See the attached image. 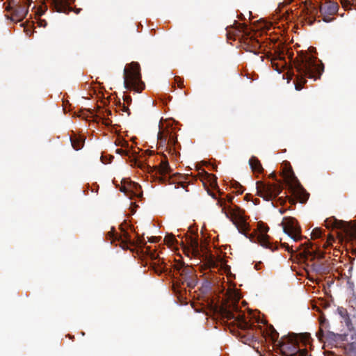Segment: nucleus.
<instances>
[{"instance_id":"1","label":"nucleus","mask_w":356,"mask_h":356,"mask_svg":"<svg viewBox=\"0 0 356 356\" xmlns=\"http://www.w3.org/2000/svg\"><path fill=\"white\" fill-rule=\"evenodd\" d=\"M296 74L295 88L300 90L307 82L306 78L319 79L324 70V65L317 58L309 55L307 51H300L293 61Z\"/></svg>"},{"instance_id":"2","label":"nucleus","mask_w":356,"mask_h":356,"mask_svg":"<svg viewBox=\"0 0 356 356\" xmlns=\"http://www.w3.org/2000/svg\"><path fill=\"white\" fill-rule=\"evenodd\" d=\"M325 226L327 228L339 230L337 232L339 239L346 241L353 249L354 254H356V222L344 221L337 220L334 217H330L325 220Z\"/></svg>"},{"instance_id":"3","label":"nucleus","mask_w":356,"mask_h":356,"mask_svg":"<svg viewBox=\"0 0 356 356\" xmlns=\"http://www.w3.org/2000/svg\"><path fill=\"white\" fill-rule=\"evenodd\" d=\"M124 85L128 90L141 92L145 84L141 80L140 67L138 63L132 62L124 69Z\"/></svg>"},{"instance_id":"4","label":"nucleus","mask_w":356,"mask_h":356,"mask_svg":"<svg viewBox=\"0 0 356 356\" xmlns=\"http://www.w3.org/2000/svg\"><path fill=\"white\" fill-rule=\"evenodd\" d=\"M220 312L222 318L227 321L232 320L239 329L246 330L250 328V325L246 321L245 315L242 314L236 302L223 305L220 309Z\"/></svg>"},{"instance_id":"5","label":"nucleus","mask_w":356,"mask_h":356,"mask_svg":"<svg viewBox=\"0 0 356 356\" xmlns=\"http://www.w3.org/2000/svg\"><path fill=\"white\" fill-rule=\"evenodd\" d=\"M234 25L236 26V27H232L234 29V35L240 37L242 34L243 49L247 51L258 54L261 48V43L254 35L248 33V26L245 24H240L236 21H234Z\"/></svg>"},{"instance_id":"6","label":"nucleus","mask_w":356,"mask_h":356,"mask_svg":"<svg viewBox=\"0 0 356 356\" xmlns=\"http://www.w3.org/2000/svg\"><path fill=\"white\" fill-rule=\"evenodd\" d=\"M178 144L177 136L172 128L161 127L157 135L158 149H164L169 154L176 152V145Z\"/></svg>"},{"instance_id":"7","label":"nucleus","mask_w":356,"mask_h":356,"mask_svg":"<svg viewBox=\"0 0 356 356\" xmlns=\"http://www.w3.org/2000/svg\"><path fill=\"white\" fill-rule=\"evenodd\" d=\"M225 213L226 216L230 218L235 225L239 232L250 238L251 234H249L248 232L250 230V225L246 221L244 211L238 207L234 209L229 207V210L227 211H225Z\"/></svg>"},{"instance_id":"8","label":"nucleus","mask_w":356,"mask_h":356,"mask_svg":"<svg viewBox=\"0 0 356 356\" xmlns=\"http://www.w3.org/2000/svg\"><path fill=\"white\" fill-rule=\"evenodd\" d=\"M257 195L266 201L276 198L282 191L280 183H266L261 181L256 182Z\"/></svg>"},{"instance_id":"9","label":"nucleus","mask_w":356,"mask_h":356,"mask_svg":"<svg viewBox=\"0 0 356 356\" xmlns=\"http://www.w3.org/2000/svg\"><path fill=\"white\" fill-rule=\"evenodd\" d=\"M277 346L283 356H295L299 352L298 341L295 334L282 337Z\"/></svg>"},{"instance_id":"10","label":"nucleus","mask_w":356,"mask_h":356,"mask_svg":"<svg viewBox=\"0 0 356 356\" xmlns=\"http://www.w3.org/2000/svg\"><path fill=\"white\" fill-rule=\"evenodd\" d=\"M31 2V1H25L24 3L13 1V4H9L6 8V10L10 13V16L6 15V17L15 22L22 21L28 13V4Z\"/></svg>"},{"instance_id":"11","label":"nucleus","mask_w":356,"mask_h":356,"mask_svg":"<svg viewBox=\"0 0 356 356\" xmlns=\"http://www.w3.org/2000/svg\"><path fill=\"white\" fill-rule=\"evenodd\" d=\"M284 233L288 234L294 241H300L302 238L301 235V227L293 217H284L281 222Z\"/></svg>"},{"instance_id":"12","label":"nucleus","mask_w":356,"mask_h":356,"mask_svg":"<svg viewBox=\"0 0 356 356\" xmlns=\"http://www.w3.org/2000/svg\"><path fill=\"white\" fill-rule=\"evenodd\" d=\"M176 269L181 277V284L183 285L186 284V286L191 289L195 288L197 283V279L193 268L180 264L176 266Z\"/></svg>"},{"instance_id":"13","label":"nucleus","mask_w":356,"mask_h":356,"mask_svg":"<svg viewBox=\"0 0 356 356\" xmlns=\"http://www.w3.org/2000/svg\"><path fill=\"white\" fill-rule=\"evenodd\" d=\"M257 230L259 233L255 232L254 234H251L250 239L252 241L257 242L264 248H270L273 250L272 248L273 245L270 243L269 236L267 234L269 230L268 226L263 222H259L257 223Z\"/></svg>"},{"instance_id":"14","label":"nucleus","mask_w":356,"mask_h":356,"mask_svg":"<svg viewBox=\"0 0 356 356\" xmlns=\"http://www.w3.org/2000/svg\"><path fill=\"white\" fill-rule=\"evenodd\" d=\"M339 10V5L337 2L328 1L321 6L319 12L325 22H330L334 20L332 17Z\"/></svg>"},{"instance_id":"15","label":"nucleus","mask_w":356,"mask_h":356,"mask_svg":"<svg viewBox=\"0 0 356 356\" xmlns=\"http://www.w3.org/2000/svg\"><path fill=\"white\" fill-rule=\"evenodd\" d=\"M107 238L111 240V243L115 241L120 242V246L123 249H127L129 245H135V243L131 241L129 234L127 232H124L122 235L115 232L113 229L112 231L108 232Z\"/></svg>"},{"instance_id":"16","label":"nucleus","mask_w":356,"mask_h":356,"mask_svg":"<svg viewBox=\"0 0 356 356\" xmlns=\"http://www.w3.org/2000/svg\"><path fill=\"white\" fill-rule=\"evenodd\" d=\"M300 246H304V249L300 254L306 259H310L311 261H313L315 259L319 260L324 258V252H321L320 250H311L312 248L313 243L310 241L301 244Z\"/></svg>"},{"instance_id":"17","label":"nucleus","mask_w":356,"mask_h":356,"mask_svg":"<svg viewBox=\"0 0 356 356\" xmlns=\"http://www.w3.org/2000/svg\"><path fill=\"white\" fill-rule=\"evenodd\" d=\"M52 12L68 13L71 11L70 4L74 0H49Z\"/></svg>"},{"instance_id":"18","label":"nucleus","mask_w":356,"mask_h":356,"mask_svg":"<svg viewBox=\"0 0 356 356\" xmlns=\"http://www.w3.org/2000/svg\"><path fill=\"white\" fill-rule=\"evenodd\" d=\"M289 189L301 203L306 202L309 197V194L302 187L299 181L289 186Z\"/></svg>"},{"instance_id":"19","label":"nucleus","mask_w":356,"mask_h":356,"mask_svg":"<svg viewBox=\"0 0 356 356\" xmlns=\"http://www.w3.org/2000/svg\"><path fill=\"white\" fill-rule=\"evenodd\" d=\"M282 176L288 187L299 181L296 177L290 163L288 161H285L284 163V168L282 172Z\"/></svg>"},{"instance_id":"20","label":"nucleus","mask_w":356,"mask_h":356,"mask_svg":"<svg viewBox=\"0 0 356 356\" xmlns=\"http://www.w3.org/2000/svg\"><path fill=\"white\" fill-rule=\"evenodd\" d=\"M304 12L305 15V20L309 25H312L316 21V17L318 15V10L317 8L312 5H309L306 7Z\"/></svg>"},{"instance_id":"21","label":"nucleus","mask_w":356,"mask_h":356,"mask_svg":"<svg viewBox=\"0 0 356 356\" xmlns=\"http://www.w3.org/2000/svg\"><path fill=\"white\" fill-rule=\"evenodd\" d=\"M70 139L72 147L76 150L81 149L84 145L85 138L83 136H78L74 134V136H70Z\"/></svg>"},{"instance_id":"22","label":"nucleus","mask_w":356,"mask_h":356,"mask_svg":"<svg viewBox=\"0 0 356 356\" xmlns=\"http://www.w3.org/2000/svg\"><path fill=\"white\" fill-rule=\"evenodd\" d=\"M249 164L252 170L254 172L257 173H263L264 169L262 167V165L260 161L254 156H252L249 160Z\"/></svg>"},{"instance_id":"23","label":"nucleus","mask_w":356,"mask_h":356,"mask_svg":"<svg viewBox=\"0 0 356 356\" xmlns=\"http://www.w3.org/2000/svg\"><path fill=\"white\" fill-rule=\"evenodd\" d=\"M187 243L189 245V248L191 249L193 255L198 256L200 254V246L197 238L190 236L187 238Z\"/></svg>"},{"instance_id":"24","label":"nucleus","mask_w":356,"mask_h":356,"mask_svg":"<svg viewBox=\"0 0 356 356\" xmlns=\"http://www.w3.org/2000/svg\"><path fill=\"white\" fill-rule=\"evenodd\" d=\"M164 156V160L161 161L159 166L156 168V172H158L159 175H165L166 174H168L171 169L169 165L168 161L167 160V157L165 155Z\"/></svg>"},{"instance_id":"25","label":"nucleus","mask_w":356,"mask_h":356,"mask_svg":"<svg viewBox=\"0 0 356 356\" xmlns=\"http://www.w3.org/2000/svg\"><path fill=\"white\" fill-rule=\"evenodd\" d=\"M316 336L318 337V339L321 341H323L325 338H329L332 340H336L337 337H341V335L336 334L332 332H327L325 334L323 328H319V330L316 333Z\"/></svg>"},{"instance_id":"26","label":"nucleus","mask_w":356,"mask_h":356,"mask_svg":"<svg viewBox=\"0 0 356 356\" xmlns=\"http://www.w3.org/2000/svg\"><path fill=\"white\" fill-rule=\"evenodd\" d=\"M267 335L273 343H278V341H280L278 340L279 333L271 325L268 327Z\"/></svg>"},{"instance_id":"27","label":"nucleus","mask_w":356,"mask_h":356,"mask_svg":"<svg viewBox=\"0 0 356 356\" xmlns=\"http://www.w3.org/2000/svg\"><path fill=\"white\" fill-rule=\"evenodd\" d=\"M280 60L281 63L272 62L273 67L275 70L277 71L279 73H281L283 70L286 67L287 63L285 61L284 58H281L280 56Z\"/></svg>"},{"instance_id":"28","label":"nucleus","mask_w":356,"mask_h":356,"mask_svg":"<svg viewBox=\"0 0 356 356\" xmlns=\"http://www.w3.org/2000/svg\"><path fill=\"white\" fill-rule=\"evenodd\" d=\"M164 242L169 247H173L178 243L177 240L173 234H167L164 238Z\"/></svg>"},{"instance_id":"29","label":"nucleus","mask_w":356,"mask_h":356,"mask_svg":"<svg viewBox=\"0 0 356 356\" xmlns=\"http://www.w3.org/2000/svg\"><path fill=\"white\" fill-rule=\"evenodd\" d=\"M348 350L353 356H356V342H352L348 345Z\"/></svg>"},{"instance_id":"30","label":"nucleus","mask_w":356,"mask_h":356,"mask_svg":"<svg viewBox=\"0 0 356 356\" xmlns=\"http://www.w3.org/2000/svg\"><path fill=\"white\" fill-rule=\"evenodd\" d=\"M152 267L154 271L158 274H161L164 271V266H163L161 264H156L155 262H154L152 264Z\"/></svg>"},{"instance_id":"31","label":"nucleus","mask_w":356,"mask_h":356,"mask_svg":"<svg viewBox=\"0 0 356 356\" xmlns=\"http://www.w3.org/2000/svg\"><path fill=\"white\" fill-rule=\"evenodd\" d=\"M322 235V230L320 228H315L312 232V237L313 238H320Z\"/></svg>"},{"instance_id":"32","label":"nucleus","mask_w":356,"mask_h":356,"mask_svg":"<svg viewBox=\"0 0 356 356\" xmlns=\"http://www.w3.org/2000/svg\"><path fill=\"white\" fill-rule=\"evenodd\" d=\"M319 323L320 328H323V330H325L327 328L328 322L325 318L321 316L319 319Z\"/></svg>"},{"instance_id":"33","label":"nucleus","mask_w":356,"mask_h":356,"mask_svg":"<svg viewBox=\"0 0 356 356\" xmlns=\"http://www.w3.org/2000/svg\"><path fill=\"white\" fill-rule=\"evenodd\" d=\"M340 2H341L342 7L345 10L349 9L351 6L350 1L348 0H340Z\"/></svg>"},{"instance_id":"34","label":"nucleus","mask_w":356,"mask_h":356,"mask_svg":"<svg viewBox=\"0 0 356 356\" xmlns=\"http://www.w3.org/2000/svg\"><path fill=\"white\" fill-rule=\"evenodd\" d=\"M338 312L339 314V315L342 317V318H346V317H348V312H347V310L344 308H339L338 309Z\"/></svg>"},{"instance_id":"35","label":"nucleus","mask_w":356,"mask_h":356,"mask_svg":"<svg viewBox=\"0 0 356 356\" xmlns=\"http://www.w3.org/2000/svg\"><path fill=\"white\" fill-rule=\"evenodd\" d=\"M113 158L114 157L113 156H111L109 157V159L107 161V160L105 159L106 156H104V155H102L101 156V161H102V163H106H106H111V161L113 159Z\"/></svg>"},{"instance_id":"36","label":"nucleus","mask_w":356,"mask_h":356,"mask_svg":"<svg viewBox=\"0 0 356 356\" xmlns=\"http://www.w3.org/2000/svg\"><path fill=\"white\" fill-rule=\"evenodd\" d=\"M218 204L222 207V210L224 211L226 209V207H225V200L222 198H220L218 200Z\"/></svg>"},{"instance_id":"37","label":"nucleus","mask_w":356,"mask_h":356,"mask_svg":"<svg viewBox=\"0 0 356 356\" xmlns=\"http://www.w3.org/2000/svg\"><path fill=\"white\" fill-rule=\"evenodd\" d=\"M115 152L117 154H119L120 155H126V156H129V151L127 150H124L122 149H117L115 150Z\"/></svg>"},{"instance_id":"38","label":"nucleus","mask_w":356,"mask_h":356,"mask_svg":"<svg viewBox=\"0 0 356 356\" xmlns=\"http://www.w3.org/2000/svg\"><path fill=\"white\" fill-rule=\"evenodd\" d=\"M307 350H300L299 348V352L297 353L296 356H307Z\"/></svg>"},{"instance_id":"39","label":"nucleus","mask_w":356,"mask_h":356,"mask_svg":"<svg viewBox=\"0 0 356 356\" xmlns=\"http://www.w3.org/2000/svg\"><path fill=\"white\" fill-rule=\"evenodd\" d=\"M334 241V238L332 236H330L329 238L327 240L325 243L323 245V247L326 248L327 246L332 244V241Z\"/></svg>"},{"instance_id":"40","label":"nucleus","mask_w":356,"mask_h":356,"mask_svg":"<svg viewBox=\"0 0 356 356\" xmlns=\"http://www.w3.org/2000/svg\"><path fill=\"white\" fill-rule=\"evenodd\" d=\"M175 80L177 82L179 88H184V80L183 79H181L180 78L178 77V78H176Z\"/></svg>"},{"instance_id":"41","label":"nucleus","mask_w":356,"mask_h":356,"mask_svg":"<svg viewBox=\"0 0 356 356\" xmlns=\"http://www.w3.org/2000/svg\"><path fill=\"white\" fill-rule=\"evenodd\" d=\"M120 106L121 107V110H122L123 112H127V113H128V115H130V112H129V110L128 106H125L124 103L122 104V106H121V103H120Z\"/></svg>"},{"instance_id":"42","label":"nucleus","mask_w":356,"mask_h":356,"mask_svg":"<svg viewBox=\"0 0 356 356\" xmlns=\"http://www.w3.org/2000/svg\"><path fill=\"white\" fill-rule=\"evenodd\" d=\"M146 248H147V251L148 252H149V254H150L151 259H156V255H155V254H154V253L151 252V248H150V247H147Z\"/></svg>"},{"instance_id":"43","label":"nucleus","mask_w":356,"mask_h":356,"mask_svg":"<svg viewBox=\"0 0 356 356\" xmlns=\"http://www.w3.org/2000/svg\"><path fill=\"white\" fill-rule=\"evenodd\" d=\"M124 102L127 104H130L131 102V97L129 95H126L124 97Z\"/></svg>"},{"instance_id":"44","label":"nucleus","mask_w":356,"mask_h":356,"mask_svg":"<svg viewBox=\"0 0 356 356\" xmlns=\"http://www.w3.org/2000/svg\"><path fill=\"white\" fill-rule=\"evenodd\" d=\"M282 246H284L288 252H293L292 246H289V244L284 243H282Z\"/></svg>"},{"instance_id":"45","label":"nucleus","mask_w":356,"mask_h":356,"mask_svg":"<svg viewBox=\"0 0 356 356\" xmlns=\"http://www.w3.org/2000/svg\"><path fill=\"white\" fill-rule=\"evenodd\" d=\"M179 286H178V284H173V290L177 293H181V291L179 289Z\"/></svg>"},{"instance_id":"46","label":"nucleus","mask_w":356,"mask_h":356,"mask_svg":"<svg viewBox=\"0 0 356 356\" xmlns=\"http://www.w3.org/2000/svg\"><path fill=\"white\" fill-rule=\"evenodd\" d=\"M252 338V335H249L248 338L245 336H243L241 341L245 343L246 341H248V340L250 341Z\"/></svg>"},{"instance_id":"47","label":"nucleus","mask_w":356,"mask_h":356,"mask_svg":"<svg viewBox=\"0 0 356 356\" xmlns=\"http://www.w3.org/2000/svg\"><path fill=\"white\" fill-rule=\"evenodd\" d=\"M104 123L105 125L108 126L112 123V122L108 118H104Z\"/></svg>"},{"instance_id":"48","label":"nucleus","mask_w":356,"mask_h":356,"mask_svg":"<svg viewBox=\"0 0 356 356\" xmlns=\"http://www.w3.org/2000/svg\"><path fill=\"white\" fill-rule=\"evenodd\" d=\"M237 184L238 185V189H237L236 193H238V194H242L243 193V190L242 188L243 187L239 184Z\"/></svg>"},{"instance_id":"49","label":"nucleus","mask_w":356,"mask_h":356,"mask_svg":"<svg viewBox=\"0 0 356 356\" xmlns=\"http://www.w3.org/2000/svg\"><path fill=\"white\" fill-rule=\"evenodd\" d=\"M151 243H157L159 241V238L156 236L152 237V238L149 240Z\"/></svg>"},{"instance_id":"50","label":"nucleus","mask_w":356,"mask_h":356,"mask_svg":"<svg viewBox=\"0 0 356 356\" xmlns=\"http://www.w3.org/2000/svg\"><path fill=\"white\" fill-rule=\"evenodd\" d=\"M227 201H228L229 202H232V200H233V198H234L232 196H230V195H227Z\"/></svg>"},{"instance_id":"51","label":"nucleus","mask_w":356,"mask_h":356,"mask_svg":"<svg viewBox=\"0 0 356 356\" xmlns=\"http://www.w3.org/2000/svg\"><path fill=\"white\" fill-rule=\"evenodd\" d=\"M270 177L272 179H273L276 180V175H275V173H274V172L271 173V174H270Z\"/></svg>"},{"instance_id":"52","label":"nucleus","mask_w":356,"mask_h":356,"mask_svg":"<svg viewBox=\"0 0 356 356\" xmlns=\"http://www.w3.org/2000/svg\"><path fill=\"white\" fill-rule=\"evenodd\" d=\"M120 191L124 192V193H127V189L126 188L125 186H122L121 188H120Z\"/></svg>"},{"instance_id":"53","label":"nucleus","mask_w":356,"mask_h":356,"mask_svg":"<svg viewBox=\"0 0 356 356\" xmlns=\"http://www.w3.org/2000/svg\"><path fill=\"white\" fill-rule=\"evenodd\" d=\"M105 113H106L107 115H111V111L110 110H106Z\"/></svg>"},{"instance_id":"54","label":"nucleus","mask_w":356,"mask_h":356,"mask_svg":"<svg viewBox=\"0 0 356 356\" xmlns=\"http://www.w3.org/2000/svg\"><path fill=\"white\" fill-rule=\"evenodd\" d=\"M350 3H351L352 6H356V0H351Z\"/></svg>"},{"instance_id":"55","label":"nucleus","mask_w":356,"mask_h":356,"mask_svg":"<svg viewBox=\"0 0 356 356\" xmlns=\"http://www.w3.org/2000/svg\"><path fill=\"white\" fill-rule=\"evenodd\" d=\"M289 58L290 59V62L293 60V54H289Z\"/></svg>"},{"instance_id":"56","label":"nucleus","mask_w":356,"mask_h":356,"mask_svg":"<svg viewBox=\"0 0 356 356\" xmlns=\"http://www.w3.org/2000/svg\"><path fill=\"white\" fill-rule=\"evenodd\" d=\"M227 36H228V38H232L230 35L231 33H230V31H227Z\"/></svg>"},{"instance_id":"57","label":"nucleus","mask_w":356,"mask_h":356,"mask_svg":"<svg viewBox=\"0 0 356 356\" xmlns=\"http://www.w3.org/2000/svg\"><path fill=\"white\" fill-rule=\"evenodd\" d=\"M211 195L213 198L216 199V195H215L214 193L211 194Z\"/></svg>"},{"instance_id":"58","label":"nucleus","mask_w":356,"mask_h":356,"mask_svg":"<svg viewBox=\"0 0 356 356\" xmlns=\"http://www.w3.org/2000/svg\"><path fill=\"white\" fill-rule=\"evenodd\" d=\"M181 187H182V188H185V187H186L185 183H182V184H181Z\"/></svg>"},{"instance_id":"59","label":"nucleus","mask_w":356,"mask_h":356,"mask_svg":"<svg viewBox=\"0 0 356 356\" xmlns=\"http://www.w3.org/2000/svg\"><path fill=\"white\" fill-rule=\"evenodd\" d=\"M280 212L281 213H284V210H282V209H280Z\"/></svg>"},{"instance_id":"60","label":"nucleus","mask_w":356,"mask_h":356,"mask_svg":"<svg viewBox=\"0 0 356 356\" xmlns=\"http://www.w3.org/2000/svg\"><path fill=\"white\" fill-rule=\"evenodd\" d=\"M311 49H312V51H315V49H314V47H312Z\"/></svg>"}]
</instances>
